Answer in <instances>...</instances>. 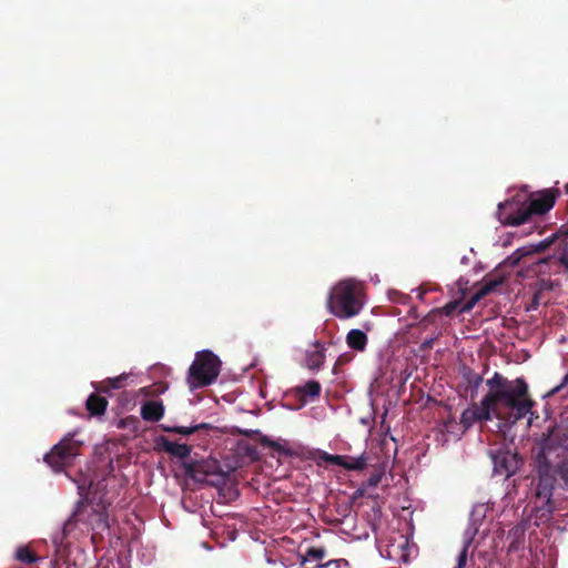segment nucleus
<instances>
[{
    "mask_svg": "<svg viewBox=\"0 0 568 568\" xmlns=\"http://www.w3.org/2000/svg\"><path fill=\"white\" fill-rule=\"evenodd\" d=\"M485 383L487 393L479 404L474 403L462 413L460 423L465 428L494 418L503 426H511L531 413L535 400L524 378L508 379L495 372Z\"/></svg>",
    "mask_w": 568,
    "mask_h": 568,
    "instance_id": "obj_1",
    "label": "nucleus"
},
{
    "mask_svg": "<svg viewBox=\"0 0 568 568\" xmlns=\"http://www.w3.org/2000/svg\"><path fill=\"white\" fill-rule=\"evenodd\" d=\"M364 297V290L359 282L353 278L342 280L331 290L326 307L339 320L353 318L363 310Z\"/></svg>",
    "mask_w": 568,
    "mask_h": 568,
    "instance_id": "obj_2",
    "label": "nucleus"
},
{
    "mask_svg": "<svg viewBox=\"0 0 568 568\" xmlns=\"http://www.w3.org/2000/svg\"><path fill=\"white\" fill-rule=\"evenodd\" d=\"M551 452L550 449H544V445L540 444V452L536 457L538 481L532 503L536 514L540 519H548L554 511L552 491L556 477L552 473V464L549 460Z\"/></svg>",
    "mask_w": 568,
    "mask_h": 568,
    "instance_id": "obj_3",
    "label": "nucleus"
},
{
    "mask_svg": "<svg viewBox=\"0 0 568 568\" xmlns=\"http://www.w3.org/2000/svg\"><path fill=\"white\" fill-rule=\"evenodd\" d=\"M221 371L220 358L211 351L197 352L189 368L187 384L191 389L213 384Z\"/></svg>",
    "mask_w": 568,
    "mask_h": 568,
    "instance_id": "obj_4",
    "label": "nucleus"
},
{
    "mask_svg": "<svg viewBox=\"0 0 568 568\" xmlns=\"http://www.w3.org/2000/svg\"><path fill=\"white\" fill-rule=\"evenodd\" d=\"M556 235L548 237L539 242L535 247L534 252H542L548 248L551 244H555V251L552 254L540 258L537 264L539 272L549 274H561L568 273V244L566 240L555 241Z\"/></svg>",
    "mask_w": 568,
    "mask_h": 568,
    "instance_id": "obj_5",
    "label": "nucleus"
},
{
    "mask_svg": "<svg viewBox=\"0 0 568 568\" xmlns=\"http://www.w3.org/2000/svg\"><path fill=\"white\" fill-rule=\"evenodd\" d=\"M75 433H69L51 450L45 454L44 462L52 467L54 471H61L65 466L73 463L80 455L83 442L74 438Z\"/></svg>",
    "mask_w": 568,
    "mask_h": 568,
    "instance_id": "obj_6",
    "label": "nucleus"
},
{
    "mask_svg": "<svg viewBox=\"0 0 568 568\" xmlns=\"http://www.w3.org/2000/svg\"><path fill=\"white\" fill-rule=\"evenodd\" d=\"M497 217L503 225L509 226L523 225L532 220L526 201H520L517 196L498 204Z\"/></svg>",
    "mask_w": 568,
    "mask_h": 568,
    "instance_id": "obj_7",
    "label": "nucleus"
},
{
    "mask_svg": "<svg viewBox=\"0 0 568 568\" xmlns=\"http://www.w3.org/2000/svg\"><path fill=\"white\" fill-rule=\"evenodd\" d=\"M494 465V475L508 478L514 475L521 465V459L517 453L507 449H497L491 453Z\"/></svg>",
    "mask_w": 568,
    "mask_h": 568,
    "instance_id": "obj_8",
    "label": "nucleus"
},
{
    "mask_svg": "<svg viewBox=\"0 0 568 568\" xmlns=\"http://www.w3.org/2000/svg\"><path fill=\"white\" fill-rule=\"evenodd\" d=\"M540 444L544 445V449L562 448L568 452V414L561 418L558 425L548 428L547 433L542 434Z\"/></svg>",
    "mask_w": 568,
    "mask_h": 568,
    "instance_id": "obj_9",
    "label": "nucleus"
},
{
    "mask_svg": "<svg viewBox=\"0 0 568 568\" xmlns=\"http://www.w3.org/2000/svg\"><path fill=\"white\" fill-rule=\"evenodd\" d=\"M92 508L95 507L93 506V501L89 500L88 497L80 499L71 516L63 524L62 538L67 537L78 524L88 526Z\"/></svg>",
    "mask_w": 568,
    "mask_h": 568,
    "instance_id": "obj_10",
    "label": "nucleus"
},
{
    "mask_svg": "<svg viewBox=\"0 0 568 568\" xmlns=\"http://www.w3.org/2000/svg\"><path fill=\"white\" fill-rule=\"evenodd\" d=\"M525 201L529 209L531 219H534L536 215L546 214L554 207L556 202V194L551 190H544L531 194L530 197Z\"/></svg>",
    "mask_w": 568,
    "mask_h": 568,
    "instance_id": "obj_11",
    "label": "nucleus"
},
{
    "mask_svg": "<svg viewBox=\"0 0 568 568\" xmlns=\"http://www.w3.org/2000/svg\"><path fill=\"white\" fill-rule=\"evenodd\" d=\"M156 443L162 450L170 454L171 456L178 457L182 462L189 460L187 458L192 452V447L190 445L171 442L164 436L159 437Z\"/></svg>",
    "mask_w": 568,
    "mask_h": 568,
    "instance_id": "obj_12",
    "label": "nucleus"
},
{
    "mask_svg": "<svg viewBox=\"0 0 568 568\" xmlns=\"http://www.w3.org/2000/svg\"><path fill=\"white\" fill-rule=\"evenodd\" d=\"M108 505L105 504H97L95 508H92V514L90 515L89 524L87 528L92 530L103 531L109 528L108 523Z\"/></svg>",
    "mask_w": 568,
    "mask_h": 568,
    "instance_id": "obj_13",
    "label": "nucleus"
},
{
    "mask_svg": "<svg viewBox=\"0 0 568 568\" xmlns=\"http://www.w3.org/2000/svg\"><path fill=\"white\" fill-rule=\"evenodd\" d=\"M507 276L498 267L494 272L487 274L483 280L481 286L478 288L484 296L496 292L497 287L503 285Z\"/></svg>",
    "mask_w": 568,
    "mask_h": 568,
    "instance_id": "obj_14",
    "label": "nucleus"
},
{
    "mask_svg": "<svg viewBox=\"0 0 568 568\" xmlns=\"http://www.w3.org/2000/svg\"><path fill=\"white\" fill-rule=\"evenodd\" d=\"M164 415V405L161 400H146L141 406V417L146 422H159Z\"/></svg>",
    "mask_w": 568,
    "mask_h": 568,
    "instance_id": "obj_15",
    "label": "nucleus"
},
{
    "mask_svg": "<svg viewBox=\"0 0 568 568\" xmlns=\"http://www.w3.org/2000/svg\"><path fill=\"white\" fill-rule=\"evenodd\" d=\"M181 467L184 469L185 476L194 480L195 483H207L204 471L202 469L201 460H184L181 462Z\"/></svg>",
    "mask_w": 568,
    "mask_h": 568,
    "instance_id": "obj_16",
    "label": "nucleus"
},
{
    "mask_svg": "<svg viewBox=\"0 0 568 568\" xmlns=\"http://www.w3.org/2000/svg\"><path fill=\"white\" fill-rule=\"evenodd\" d=\"M367 335L357 328L351 329L346 335L347 346L354 351L363 352L367 346Z\"/></svg>",
    "mask_w": 568,
    "mask_h": 568,
    "instance_id": "obj_17",
    "label": "nucleus"
},
{
    "mask_svg": "<svg viewBox=\"0 0 568 568\" xmlns=\"http://www.w3.org/2000/svg\"><path fill=\"white\" fill-rule=\"evenodd\" d=\"M87 409L92 416H101L105 413V409L108 407V400L106 398L92 393L85 403Z\"/></svg>",
    "mask_w": 568,
    "mask_h": 568,
    "instance_id": "obj_18",
    "label": "nucleus"
},
{
    "mask_svg": "<svg viewBox=\"0 0 568 568\" xmlns=\"http://www.w3.org/2000/svg\"><path fill=\"white\" fill-rule=\"evenodd\" d=\"M338 466L346 470H363L367 466V458L365 455L358 457L342 455V462Z\"/></svg>",
    "mask_w": 568,
    "mask_h": 568,
    "instance_id": "obj_19",
    "label": "nucleus"
},
{
    "mask_svg": "<svg viewBox=\"0 0 568 568\" xmlns=\"http://www.w3.org/2000/svg\"><path fill=\"white\" fill-rule=\"evenodd\" d=\"M202 462V469L204 471V475L206 477V480L209 481V477H225V473L222 470L220 463L216 459H201Z\"/></svg>",
    "mask_w": 568,
    "mask_h": 568,
    "instance_id": "obj_20",
    "label": "nucleus"
},
{
    "mask_svg": "<svg viewBox=\"0 0 568 568\" xmlns=\"http://www.w3.org/2000/svg\"><path fill=\"white\" fill-rule=\"evenodd\" d=\"M321 389V384L317 381H308L297 388V394L301 397H310L311 399H314L320 396Z\"/></svg>",
    "mask_w": 568,
    "mask_h": 568,
    "instance_id": "obj_21",
    "label": "nucleus"
},
{
    "mask_svg": "<svg viewBox=\"0 0 568 568\" xmlns=\"http://www.w3.org/2000/svg\"><path fill=\"white\" fill-rule=\"evenodd\" d=\"M326 557V549L324 547H308L305 551V555L302 559V565L307 562H317L320 564Z\"/></svg>",
    "mask_w": 568,
    "mask_h": 568,
    "instance_id": "obj_22",
    "label": "nucleus"
},
{
    "mask_svg": "<svg viewBox=\"0 0 568 568\" xmlns=\"http://www.w3.org/2000/svg\"><path fill=\"white\" fill-rule=\"evenodd\" d=\"M126 379H128L126 374H121L116 377L108 378L102 382V385L100 388H98V390L108 393L111 389L123 388L125 386Z\"/></svg>",
    "mask_w": 568,
    "mask_h": 568,
    "instance_id": "obj_23",
    "label": "nucleus"
},
{
    "mask_svg": "<svg viewBox=\"0 0 568 568\" xmlns=\"http://www.w3.org/2000/svg\"><path fill=\"white\" fill-rule=\"evenodd\" d=\"M325 355L323 349H315L307 354L306 366L312 371L320 369L324 364Z\"/></svg>",
    "mask_w": 568,
    "mask_h": 568,
    "instance_id": "obj_24",
    "label": "nucleus"
},
{
    "mask_svg": "<svg viewBox=\"0 0 568 568\" xmlns=\"http://www.w3.org/2000/svg\"><path fill=\"white\" fill-rule=\"evenodd\" d=\"M212 426L207 423L197 424L192 427H184V426H174V427H164L163 429L165 432L175 433L180 435H191L200 429H211Z\"/></svg>",
    "mask_w": 568,
    "mask_h": 568,
    "instance_id": "obj_25",
    "label": "nucleus"
},
{
    "mask_svg": "<svg viewBox=\"0 0 568 568\" xmlns=\"http://www.w3.org/2000/svg\"><path fill=\"white\" fill-rule=\"evenodd\" d=\"M16 558L27 565H32L39 560V557L27 546L19 547L16 551Z\"/></svg>",
    "mask_w": 568,
    "mask_h": 568,
    "instance_id": "obj_26",
    "label": "nucleus"
},
{
    "mask_svg": "<svg viewBox=\"0 0 568 568\" xmlns=\"http://www.w3.org/2000/svg\"><path fill=\"white\" fill-rule=\"evenodd\" d=\"M552 473L555 477L559 476L564 483V488L568 489V459L564 458L557 465H552Z\"/></svg>",
    "mask_w": 568,
    "mask_h": 568,
    "instance_id": "obj_27",
    "label": "nucleus"
},
{
    "mask_svg": "<svg viewBox=\"0 0 568 568\" xmlns=\"http://www.w3.org/2000/svg\"><path fill=\"white\" fill-rule=\"evenodd\" d=\"M531 251L526 247L517 248L511 255H509L501 264V266L514 267L519 264L521 258L526 255H529Z\"/></svg>",
    "mask_w": 568,
    "mask_h": 568,
    "instance_id": "obj_28",
    "label": "nucleus"
},
{
    "mask_svg": "<svg viewBox=\"0 0 568 568\" xmlns=\"http://www.w3.org/2000/svg\"><path fill=\"white\" fill-rule=\"evenodd\" d=\"M469 388L471 389V397L475 396V393H477L479 386L484 382V378L481 375L477 374L474 371H468L464 375Z\"/></svg>",
    "mask_w": 568,
    "mask_h": 568,
    "instance_id": "obj_29",
    "label": "nucleus"
},
{
    "mask_svg": "<svg viewBox=\"0 0 568 568\" xmlns=\"http://www.w3.org/2000/svg\"><path fill=\"white\" fill-rule=\"evenodd\" d=\"M560 395L561 398H568V372L562 377L561 382L548 390L547 396Z\"/></svg>",
    "mask_w": 568,
    "mask_h": 568,
    "instance_id": "obj_30",
    "label": "nucleus"
},
{
    "mask_svg": "<svg viewBox=\"0 0 568 568\" xmlns=\"http://www.w3.org/2000/svg\"><path fill=\"white\" fill-rule=\"evenodd\" d=\"M485 297L479 290L475 294L471 295V297L463 304L459 312L460 313H468L473 310V307L483 298Z\"/></svg>",
    "mask_w": 568,
    "mask_h": 568,
    "instance_id": "obj_31",
    "label": "nucleus"
},
{
    "mask_svg": "<svg viewBox=\"0 0 568 568\" xmlns=\"http://www.w3.org/2000/svg\"><path fill=\"white\" fill-rule=\"evenodd\" d=\"M460 303L459 301H450L447 304H445L442 307H438V314H443L445 316H452L456 312V310L459 307Z\"/></svg>",
    "mask_w": 568,
    "mask_h": 568,
    "instance_id": "obj_32",
    "label": "nucleus"
},
{
    "mask_svg": "<svg viewBox=\"0 0 568 568\" xmlns=\"http://www.w3.org/2000/svg\"><path fill=\"white\" fill-rule=\"evenodd\" d=\"M470 541H466L464 544L463 549L460 550L458 558H457V565L456 568H465L467 562V556H468V548H469Z\"/></svg>",
    "mask_w": 568,
    "mask_h": 568,
    "instance_id": "obj_33",
    "label": "nucleus"
},
{
    "mask_svg": "<svg viewBox=\"0 0 568 568\" xmlns=\"http://www.w3.org/2000/svg\"><path fill=\"white\" fill-rule=\"evenodd\" d=\"M320 459H322L323 462L327 463V464H332V465H337L341 464L342 462V455H332V454H328L326 452H322L320 454Z\"/></svg>",
    "mask_w": 568,
    "mask_h": 568,
    "instance_id": "obj_34",
    "label": "nucleus"
},
{
    "mask_svg": "<svg viewBox=\"0 0 568 568\" xmlns=\"http://www.w3.org/2000/svg\"><path fill=\"white\" fill-rule=\"evenodd\" d=\"M382 480V474L381 473H373L368 479L365 483L366 487H376Z\"/></svg>",
    "mask_w": 568,
    "mask_h": 568,
    "instance_id": "obj_35",
    "label": "nucleus"
},
{
    "mask_svg": "<svg viewBox=\"0 0 568 568\" xmlns=\"http://www.w3.org/2000/svg\"><path fill=\"white\" fill-rule=\"evenodd\" d=\"M438 314L437 308L432 310L420 322V325L433 324L435 322L436 315Z\"/></svg>",
    "mask_w": 568,
    "mask_h": 568,
    "instance_id": "obj_36",
    "label": "nucleus"
},
{
    "mask_svg": "<svg viewBox=\"0 0 568 568\" xmlns=\"http://www.w3.org/2000/svg\"><path fill=\"white\" fill-rule=\"evenodd\" d=\"M438 337V335L434 336V337H430V338H426L422 345H420V349L422 351H428V349H432L433 348V345H434V342L436 341V338Z\"/></svg>",
    "mask_w": 568,
    "mask_h": 568,
    "instance_id": "obj_37",
    "label": "nucleus"
},
{
    "mask_svg": "<svg viewBox=\"0 0 568 568\" xmlns=\"http://www.w3.org/2000/svg\"><path fill=\"white\" fill-rule=\"evenodd\" d=\"M555 235H556L555 241H557V242L561 240L560 236H568V225H562L559 229L558 233Z\"/></svg>",
    "mask_w": 568,
    "mask_h": 568,
    "instance_id": "obj_38",
    "label": "nucleus"
},
{
    "mask_svg": "<svg viewBox=\"0 0 568 568\" xmlns=\"http://www.w3.org/2000/svg\"><path fill=\"white\" fill-rule=\"evenodd\" d=\"M467 260H468V258H467L466 256H464V257L462 258V261H460V262H462L463 264H466V263H467Z\"/></svg>",
    "mask_w": 568,
    "mask_h": 568,
    "instance_id": "obj_39",
    "label": "nucleus"
}]
</instances>
